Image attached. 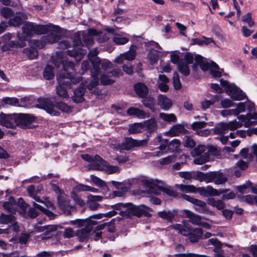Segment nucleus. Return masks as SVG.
Listing matches in <instances>:
<instances>
[{
	"label": "nucleus",
	"mask_w": 257,
	"mask_h": 257,
	"mask_svg": "<svg viewBox=\"0 0 257 257\" xmlns=\"http://www.w3.org/2000/svg\"><path fill=\"white\" fill-rule=\"evenodd\" d=\"M208 242L214 245L215 248L214 250L216 253L215 257H224L221 251V243L217 238H211L208 240Z\"/></svg>",
	"instance_id": "c85d7f7f"
},
{
	"label": "nucleus",
	"mask_w": 257,
	"mask_h": 257,
	"mask_svg": "<svg viewBox=\"0 0 257 257\" xmlns=\"http://www.w3.org/2000/svg\"><path fill=\"white\" fill-rule=\"evenodd\" d=\"M57 79L59 83L56 88L57 94L63 98H68L69 95L67 89L71 88L72 84L79 83L81 80L80 77H72L69 73L67 77L64 74H59Z\"/></svg>",
	"instance_id": "f257e3e1"
},
{
	"label": "nucleus",
	"mask_w": 257,
	"mask_h": 257,
	"mask_svg": "<svg viewBox=\"0 0 257 257\" xmlns=\"http://www.w3.org/2000/svg\"><path fill=\"white\" fill-rule=\"evenodd\" d=\"M23 52L30 59L36 58L38 55V52L36 49L32 47L24 49Z\"/></svg>",
	"instance_id": "e433bc0d"
},
{
	"label": "nucleus",
	"mask_w": 257,
	"mask_h": 257,
	"mask_svg": "<svg viewBox=\"0 0 257 257\" xmlns=\"http://www.w3.org/2000/svg\"><path fill=\"white\" fill-rule=\"evenodd\" d=\"M38 104L35 105L36 107L43 109L51 115H59L60 112L55 110V105L51 100L45 98H40L38 100Z\"/></svg>",
	"instance_id": "1a4fd4ad"
},
{
	"label": "nucleus",
	"mask_w": 257,
	"mask_h": 257,
	"mask_svg": "<svg viewBox=\"0 0 257 257\" xmlns=\"http://www.w3.org/2000/svg\"><path fill=\"white\" fill-rule=\"evenodd\" d=\"M56 107L63 112H68L71 110V108L68 105L62 102L57 103Z\"/></svg>",
	"instance_id": "338daca9"
},
{
	"label": "nucleus",
	"mask_w": 257,
	"mask_h": 257,
	"mask_svg": "<svg viewBox=\"0 0 257 257\" xmlns=\"http://www.w3.org/2000/svg\"><path fill=\"white\" fill-rule=\"evenodd\" d=\"M163 182L158 180H152L146 181L145 184L150 189L151 192L155 194L158 195L162 191L169 196H176V192L170 187H164L158 185L159 184H162Z\"/></svg>",
	"instance_id": "39448f33"
},
{
	"label": "nucleus",
	"mask_w": 257,
	"mask_h": 257,
	"mask_svg": "<svg viewBox=\"0 0 257 257\" xmlns=\"http://www.w3.org/2000/svg\"><path fill=\"white\" fill-rule=\"evenodd\" d=\"M175 256L176 257H209L205 255H202L192 253H179L175 254Z\"/></svg>",
	"instance_id": "774afa93"
},
{
	"label": "nucleus",
	"mask_w": 257,
	"mask_h": 257,
	"mask_svg": "<svg viewBox=\"0 0 257 257\" xmlns=\"http://www.w3.org/2000/svg\"><path fill=\"white\" fill-rule=\"evenodd\" d=\"M104 227V224H101V225L97 226L96 227V230L94 231L93 232V233H92V234L93 236V237L95 240H97L101 238V235H102V232L98 231L103 229Z\"/></svg>",
	"instance_id": "69168bd1"
},
{
	"label": "nucleus",
	"mask_w": 257,
	"mask_h": 257,
	"mask_svg": "<svg viewBox=\"0 0 257 257\" xmlns=\"http://www.w3.org/2000/svg\"><path fill=\"white\" fill-rule=\"evenodd\" d=\"M71 197L77 205L83 207L85 205L84 201L82 199L77 193L71 192Z\"/></svg>",
	"instance_id": "6e6d98bb"
},
{
	"label": "nucleus",
	"mask_w": 257,
	"mask_h": 257,
	"mask_svg": "<svg viewBox=\"0 0 257 257\" xmlns=\"http://www.w3.org/2000/svg\"><path fill=\"white\" fill-rule=\"evenodd\" d=\"M93 68L90 70L91 77L93 80L87 85V88L89 90L92 89L94 87H96L98 84V76L100 73V69L98 67L99 59L95 58L92 60Z\"/></svg>",
	"instance_id": "f8f14e48"
},
{
	"label": "nucleus",
	"mask_w": 257,
	"mask_h": 257,
	"mask_svg": "<svg viewBox=\"0 0 257 257\" xmlns=\"http://www.w3.org/2000/svg\"><path fill=\"white\" fill-rule=\"evenodd\" d=\"M173 84L174 88L176 89L179 90L181 88V84L180 81L179 74L177 72H175L173 77Z\"/></svg>",
	"instance_id": "0e129e2a"
},
{
	"label": "nucleus",
	"mask_w": 257,
	"mask_h": 257,
	"mask_svg": "<svg viewBox=\"0 0 257 257\" xmlns=\"http://www.w3.org/2000/svg\"><path fill=\"white\" fill-rule=\"evenodd\" d=\"M137 47L135 45H131L130 48V50L127 52L121 54L115 60V62L117 63H122L124 60L127 61H132L135 59L137 55L136 52Z\"/></svg>",
	"instance_id": "2eb2a0df"
},
{
	"label": "nucleus",
	"mask_w": 257,
	"mask_h": 257,
	"mask_svg": "<svg viewBox=\"0 0 257 257\" xmlns=\"http://www.w3.org/2000/svg\"><path fill=\"white\" fill-rule=\"evenodd\" d=\"M175 187L184 193L196 192V188L193 185H187L183 184H176Z\"/></svg>",
	"instance_id": "c9c22d12"
},
{
	"label": "nucleus",
	"mask_w": 257,
	"mask_h": 257,
	"mask_svg": "<svg viewBox=\"0 0 257 257\" xmlns=\"http://www.w3.org/2000/svg\"><path fill=\"white\" fill-rule=\"evenodd\" d=\"M196 64H194L192 67L193 69L195 70L197 68V65H199L201 69L203 71L210 70L211 68H217V65L213 62L209 63L207 62L206 59L200 55H197L194 58Z\"/></svg>",
	"instance_id": "9b49d317"
},
{
	"label": "nucleus",
	"mask_w": 257,
	"mask_h": 257,
	"mask_svg": "<svg viewBox=\"0 0 257 257\" xmlns=\"http://www.w3.org/2000/svg\"><path fill=\"white\" fill-rule=\"evenodd\" d=\"M60 63H62L63 66V70L61 71L60 74H64L65 76L67 77L68 76V74L69 73L72 77H74L72 74V72L69 71V70H71L72 71H74L75 70V65L74 63L70 61H61Z\"/></svg>",
	"instance_id": "aec40b11"
},
{
	"label": "nucleus",
	"mask_w": 257,
	"mask_h": 257,
	"mask_svg": "<svg viewBox=\"0 0 257 257\" xmlns=\"http://www.w3.org/2000/svg\"><path fill=\"white\" fill-rule=\"evenodd\" d=\"M183 141L186 147L192 148L196 145L195 141L191 137L185 136Z\"/></svg>",
	"instance_id": "864d4df0"
},
{
	"label": "nucleus",
	"mask_w": 257,
	"mask_h": 257,
	"mask_svg": "<svg viewBox=\"0 0 257 257\" xmlns=\"http://www.w3.org/2000/svg\"><path fill=\"white\" fill-rule=\"evenodd\" d=\"M208 204L211 206L216 207L218 210H222L225 207V203L221 200H215L214 198L209 199Z\"/></svg>",
	"instance_id": "72a5a7b5"
},
{
	"label": "nucleus",
	"mask_w": 257,
	"mask_h": 257,
	"mask_svg": "<svg viewBox=\"0 0 257 257\" xmlns=\"http://www.w3.org/2000/svg\"><path fill=\"white\" fill-rule=\"evenodd\" d=\"M126 112L129 115L135 116L138 118H144L146 117L145 112L138 108L130 107L127 110Z\"/></svg>",
	"instance_id": "2f4dec72"
},
{
	"label": "nucleus",
	"mask_w": 257,
	"mask_h": 257,
	"mask_svg": "<svg viewBox=\"0 0 257 257\" xmlns=\"http://www.w3.org/2000/svg\"><path fill=\"white\" fill-rule=\"evenodd\" d=\"M144 125L146 127L147 131L150 133H153L157 130L158 126L155 119L151 118L144 122Z\"/></svg>",
	"instance_id": "7c9ffc66"
},
{
	"label": "nucleus",
	"mask_w": 257,
	"mask_h": 257,
	"mask_svg": "<svg viewBox=\"0 0 257 257\" xmlns=\"http://www.w3.org/2000/svg\"><path fill=\"white\" fill-rule=\"evenodd\" d=\"M180 146V141L178 139H174L170 142L168 146V150L174 152L177 150Z\"/></svg>",
	"instance_id": "a18cd8bd"
},
{
	"label": "nucleus",
	"mask_w": 257,
	"mask_h": 257,
	"mask_svg": "<svg viewBox=\"0 0 257 257\" xmlns=\"http://www.w3.org/2000/svg\"><path fill=\"white\" fill-rule=\"evenodd\" d=\"M185 214L187 217L189 218V221L192 224L196 225H200L201 222V217L198 214L188 210H184Z\"/></svg>",
	"instance_id": "b1692460"
},
{
	"label": "nucleus",
	"mask_w": 257,
	"mask_h": 257,
	"mask_svg": "<svg viewBox=\"0 0 257 257\" xmlns=\"http://www.w3.org/2000/svg\"><path fill=\"white\" fill-rule=\"evenodd\" d=\"M158 214L160 217L169 221H172L174 218V214L170 211H167L164 210L160 211L158 212Z\"/></svg>",
	"instance_id": "de8ad7c7"
},
{
	"label": "nucleus",
	"mask_w": 257,
	"mask_h": 257,
	"mask_svg": "<svg viewBox=\"0 0 257 257\" xmlns=\"http://www.w3.org/2000/svg\"><path fill=\"white\" fill-rule=\"evenodd\" d=\"M115 206L120 208L122 207L125 208V210L120 211L121 214L123 215V216H125V215H123V214H126L127 212L128 214H131L138 217H140L144 214L147 210L150 209L148 207L144 205L135 206L130 203L125 204L119 203Z\"/></svg>",
	"instance_id": "7ed1b4c3"
},
{
	"label": "nucleus",
	"mask_w": 257,
	"mask_h": 257,
	"mask_svg": "<svg viewBox=\"0 0 257 257\" xmlns=\"http://www.w3.org/2000/svg\"><path fill=\"white\" fill-rule=\"evenodd\" d=\"M110 76L111 75L109 73L102 74L100 77V83L105 85L113 83L114 80L110 78Z\"/></svg>",
	"instance_id": "09e8293b"
},
{
	"label": "nucleus",
	"mask_w": 257,
	"mask_h": 257,
	"mask_svg": "<svg viewBox=\"0 0 257 257\" xmlns=\"http://www.w3.org/2000/svg\"><path fill=\"white\" fill-rule=\"evenodd\" d=\"M15 217L12 215L2 214L0 216V223L3 224L13 223Z\"/></svg>",
	"instance_id": "37998d69"
},
{
	"label": "nucleus",
	"mask_w": 257,
	"mask_h": 257,
	"mask_svg": "<svg viewBox=\"0 0 257 257\" xmlns=\"http://www.w3.org/2000/svg\"><path fill=\"white\" fill-rule=\"evenodd\" d=\"M197 179L200 181H204L206 183L210 182V172L208 173H203L198 172L197 175Z\"/></svg>",
	"instance_id": "13d9d810"
},
{
	"label": "nucleus",
	"mask_w": 257,
	"mask_h": 257,
	"mask_svg": "<svg viewBox=\"0 0 257 257\" xmlns=\"http://www.w3.org/2000/svg\"><path fill=\"white\" fill-rule=\"evenodd\" d=\"M81 157L83 160L90 163L88 167L91 170L102 171L104 169V166L107 164V162L98 155L93 156L89 154H84Z\"/></svg>",
	"instance_id": "423d86ee"
},
{
	"label": "nucleus",
	"mask_w": 257,
	"mask_h": 257,
	"mask_svg": "<svg viewBox=\"0 0 257 257\" xmlns=\"http://www.w3.org/2000/svg\"><path fill=\"white\" fill-rule=\"evenodd\" d=\"M36 231L44 232L41 235L42 239H46L52 237L56 232L57 227L55 225H46L36 227Z\"/></svg>",
	"instance_id": "dca6fc26"
},
{
	"label": "nucleus",
	"mask_w": 257,
	"mask_h": 257,
	"mask_svg": "<svg viewBox=\"0 0 257 257\" xmlns=\"http://www.w3.org/2000/svg\"><path fill=\"white\" fill-rule=\"evenodd\" d=\"M144 127L142 123H135L129 125L128 132L130 134H138L141 132L142 130Z\"/></svg>",
	"instance_id": "473e14b6"
},
{
	"label": "nucleus",
	"mask_w": 257,
	"mask_h": 257,
	"mask_svg": "<svg viewBox=\"0 0 257 257\" xmlns=\"http://www.w3.org/2000/svg\"><path fill=\"white\" fill-rule=\"evenodd\" d=\"M206 124L207 123L204 121H195L192 124L191 127L193 130L196 132L205 127Z\"/></svg>",
	"instance_id": "e2e57ef3"
},
{
	"label": "nucleus",
	"mask_w": 257,
	"mask_h": 257,
	"mask_svg": "<svg viewBox=\"0 0 257 257\" xmlns=\"http://www.w3.org/2000/svg\"><path fill=\"white\" fill-rule=\"evenodd\" d=\"M67 53H68V54L71 57H73L75 58V57L79 56L78 59H76V60L77 61H78L81 59V58H82L81 56L86 54V51L85 50L82 49H77L76 51L68 50L67 51Z\"/></svg>",
	"instance_id": "ea45409f"
},
{
	"label": "nucleus",
	"mask_w": 257,
	"mask_h": 257,
	"mask_svg": "<svg viewBox=\"0 0 257 257\" xmlns=\"http://www.w3.org/2000/svg\"><path fill=\"white\" fill-rule=\"evenodd\" d=\"M229 131L227 123H220L214 128V132L216 134L223 135Z\"/></svg>",
	"instance_id": "4c0bfd02"
},
{
	"label": "nucleus",
	"mask_w": 257,
	"mask_h": 257,
	"mask_svg": "<svg viewBox=\"0 0 257 257\" xmlns=\"http://www.w3.org/2000/svg\"><path fill=\"white\" fill-rule=\"evenodd\" d=\"M48 28V26L27 23L22 27L23 34H19L18 37L21 41H26L28 37H31L33 34H42Z\"/></svg>",
	"instance_id": "f03ea898"
},
{
	"label": "nucleus",
	"mask_w": 257,
	"mask_h": 257,
	"mask_svg": "<svg viewBox=\"0 0 257 257\" xmlns=\"http://www.w3.org/2000/svg\"><path fill=\"white\" fill-rule=\"evenodd\" d=\"M92 231V227L90 225L85 226L84 228L78 230L76 235L78 236L79 240L81 242L87 239Z\"/></svg>",
	"instance_id": "4be33fe9"
},
{
	"label": "nucleus",
	"mask_w": 257,
	"mask_h": 257,
	"mask_svg": "<svg viewBox=\"0 0 257 257\" xmlns=\"http://www.w3.org/2000/svg\"><path fill=\"white\" fill-rule=\"evenodd\" d=\"M184 129V126L182 125H175L171 128L169 133L172 136H176L181 133L183 131Z\"/></svg>",
	"instance_id": "49530a36"
},
{
	"label": "nucleus",
	"mask_w": 257,
	"mask_h": 257,
	"mask_svg": "<svg viewBox=\"0 0 257 257\" xmlns=\"http://www.w3.org/2000/svg\"><path fill=\"white\" fill-rule=\"evenodd\" d=\"M181 197L193 203L194 205V209L197 212L201 213H206L209 212L205 202L185 194L181 195Z\"/></svg>",
	"instance_id": "9d476101"
},
{
	"label": "nucleus",
	"mask_w": 257,
	"mask_h": 257,
	"mask_svg": "<svg viewBox=\"0 0 257 257\" xmlns=\"http://www.w3.org/2000/svg\"><path fill=\"white\" fill-rule=\"evenodd\" d=\"M1 15L6 19H9L14 16L13 10L8 7H2L0 9Z\"/></svg>",
	"instance_id": "a19ab883"
},
{
	"label": "nucleus",
	"mask_w": 257,
	"mask_h": 257,
	"mask_svg": "<svg viewBox=\"0 0 257 257\" xmlns=\"http://www.w3.org/2000/svg\"><path fill=\"white\" fill-rule=\"evenodd\" d=\"M104 169L103 171H104L106 173L108 174H113L119 172V169L117 166H111L108 164V162H107V164L106 165L104 166Z\"/></svg>",
	"instance_id": "8fccbe9b"
},
{
	"label": "nucleus",
	"mask_w": 257,
	"mask_h": 257,
	"mask_svg": "<svg viewBox=\"0 0 257 257\" xmlns=\"http://www.w3.org/2000/svg\"><path fill=\"white\" fill-rule=\"evenodd\" d=\"M57 200L59 207L64 211V213L68 215H70L72 207L70 205V200L61 196H58Z\"/></svg>",
	"instance_id": "a211bd4d"
},
{
	"label": "nucleus",
	"mask_w": 257,
	"mask_h": 257,
	"mask_svg": "<svg viewBox=\"0 0 257 257\" xmlns=\"http://www.w3.org/2000/svg\"><path fill=\"white\" fill-rule=\"evenodd\" d=\"M184 226L181 225L179 224H176L171 226V227L178 231L180 234H182L184 236L189 235L190 233V225L187 224V225L185 224V221H183Z\"/></svg>",
	"instance_id": "393cba45"
},
{
	"label": "nucleus",
	"mask_w": 257,
	"mask_h": 257,
	"mask_svg": "<svg viewBox=\"0 0 257 257\" xmlns=\"http://www.w3.org/2000/svg\"><path fill=\"white\" fill-rule=\"evenodd\" d=\"M22 23V18L21 16V13L18 12L16 16L13 18L10 19L8 21V24L11 26L18 27Z\"/></svg>",
	"instance_id": "f704fd0d"
},
{
	"label": "nucleus",
	"mask_w": 257,
	"mask_h": 257,
	"mask_svg": "<svg viewBox=\"0 0 257 257\" xmlns=\"http://www.w3.org/2000/svg\"><path fill=\"white\" fill-rule=\"evenodd\" d=\"M227 93L234 100H241L245 97V94L235 85L229 86L227 89Z\"/></svg>",
	"instance_id": "f3484780"
},
{
	"label": "nucleus",
	"mask_w": 257,
	"mask_h": 257,
	"mask_svg": "<svg viewBox=\"0 0 257 257\" xmlns=\"http://www.w3.org/2000/svg\"><path fill=\"white\" fill-rule=\"evenodd\" d=\"M158 104L164 110H168L172 105L171 100L164 95H159Z\"/></svg>",
	"instance_id": "412c9836"
},
{
	"label": "nucleus",
	"mask_w": 257,
	"mask_h": 257,
	"mask_svg": "<svg viewBox=\"0 0 257 257\" xmlns=\"http://www.w3.org/2000/svg\"><path fill=\"white\" fill-rule=\"evenodd\" d=\"M89 186L82 184H79L75 186L71 192L77 193L81 191H87Z\"/></svg>",
	"instance_id": "052dcab7"
},
{
	"label": "nucleus",
	"mask_w": 257,
	"mask_h": 257,
	"mask_svg": "<svg viewBox=\"0 0 257 257\" xmlns=\"http://www.w3.org/2000/svg\"><path fill=\"white\" fill-rule=\"evenodd\" d=\"M4 208L12 213H15L17 210V205L15 198L10 197L9 201L3 204Z\"/></svg>",
	"instance_id": "5701e85b"
},
{
	"label": "nucleus",
	"mask_w": 257,
	"mask_h": 257,
	"mask_svg": "<svg viewBox=\"0 0 257 257\" xmlns=\"http://www.w3.org/2000/svg\"><path fill=\"white\" fill-rule=\"evenodd\" d=\"M85 93V88L80 86L78 88L74 90V95L72 96V99L74 102L76 103L81 102L84 98L83 96Z\"/></svg>",
	"instance_id": "a878e982"
},
{
	"label": "nucleus",
	"mask_w": 257,
	"mask_h": 257,
	"mask_svg": "<svg viewBox=\"0 0 257 257\" xmlns=\"http://www.w3.org/2000/svg\"><path fill=\"white\" fill-rule=\"evenodd\" d=\"M17 114H5L0 116V124L9 128H13L17 126Z\"/></svg>",
	"instance_id": "4468645a"
},
{
	"label": "nucleus",
	"mask_w": 257,
	"mask_h": 257,
	"mask_svg": "<svg viewBox=\"0 0 257 257\" xmlns=\"http://www.w3.org/2000/svg\"><path fill=\"white\" fill-rule=\"evenodd\" d=\"M43 76L47 80H50L54 77V74L51 66L48 65L46 66L44 70Z\"/></svg>",
	"instance_id": "c03bdc74"
},
{
	"label": "nucleus",
	"mask_w": 257,
	"mask_h": 257,
	"mask_svg": "<svg viewBox=\"0 0 257 257\" xmlns=\"http://www.w3.org/2000/svg\"><path fill=\"white\" fill-rule=\"evenodd\" d=\"M191 155L193 157H197L194 160L196 164L202 165L209 160V152L204 146H197L191 151Z\"/></svg>",
	"instance_id": "0eeeda50"
},
{
	"label": "nucleus",
	"mask_w": 257,
	"mask_h": 257,
	"mask_svg": "<svg viewBox=\"0 0 257 257\" xmlns=\"http://www.w3.org/2000/svg\"><path fill=\"white\" fill-rule=\"evenodd\" d=\"M113 41L117 45H123L128 42V39L120 35H115L113 38Z\"/></svg>",
	"instance_id": "3c124183"
},
{
	"label": "nucleus",
	"mask_w": 257,
	"mask_h": 257,
	"mask_svg": "<svg viewBox=\"0 0 257 257\" xmlns=\"http://www.w3.org/2000/svg\"><path fill=\"white\" fill-rule=\"evenodd\" d=\"M135 88L137 94L141 97H145L148 93V87L144 84L138 83Z\"/></svg>",
	"instance_id": "c756f323"
},
{
	"label": "nucleus",
	"mask_w": 257,
	"mask_h": 257,
	"mask_svg": "<svg viewBox=\"0 0 257 257\" xmlns=\"http://www.w3.org/2000/svg\"><path fill=\"white\" fill-rule=\"evenodd\" d=\"M242 22L246 23L249 27L253 26L254 25V22L252 19L251 14L250 13H248L247 14L243 16L241 18Z\"/></svg>",
	"instance_id": "5fc2aeb1"
},
{
	"label": "nucleus",
	"mask_w": 257,
	"mask_h": 257,
	"mask_svg": "<svg viewBox=\"0 0 257 257\" xmlns=\"http://www.w3.org/2000/svg\"><path fill=\"white\" fill-rule=\"evenodd\" d=\"M238 118L242 120L244 123V125L246 127H248L251 125H254V122L251 121L252 119L257 120V113H253V114H249L246 116L240 115L238 116Z\"/></svg>",
	"instance_id": "bb28decb"
},
{
	"label": "nucleus",
	"mask_w": 257,
	"mask_h": 257,
	"mask_svg": "<svg viewBox=\"0 0 257 257\" xmlns=\"http://www.w3.org/2000/svg\"><path fill=\"white\" fill-rule=\"evenodd\" d=\"M16 118L17 126H20L22 128H27L35 120L34 116L28 114H17Z\"/></svg>",
	"instance_id": "ddd939ff"
},
{
	"label": "nucleus",
	"mask_w": 257,
	"mask_h": 257,
	"mask_svg": "<svg viewBox=\"0 0 257 257\" xmlns=\"http://www.w3.org/2000/svg\"><path fill=\"white\" fill-rule=\"evenodd\" d=\"M148 143L147 140H138L132 138L127 137L118 145V148L121 150H131L135 147H141L146 146Z\"/></svg>",
	"instance_id": "6e6552de"
},
{
	"label": "nucleus",
	"mask_w": 257,
	"mask_h": 257,
	"mask_svg": "<svg viewBox=\"0 0 257 257\" xmlns=\"http://www.w3.org/2000/svg\"><path fill=\"white\" fill-rule=\"evenodd\" d=\"M99 61L100 62L98 64V67L100 69V65L101 66L102 69L104 70H106L107 69L112 67V64L108 60L103 59L101 60L99 59Z\"/></svg>",
	"instance_id": "603ef678"
},
{
	"label": "nucleus",
	"mask_w": 257,
	"mask_h": 257,
	"mask_svg": "<svg viewBox=\"0 0 257 257\" xmlns=\"http://www.w3.org/2000/svg\"><path fill=\"white\" fill-rule=\"evenodd\" d=\"M202 236V230L200 228H196L190 232L188 238L190 242L195 243L197 242Z\"/></svg>",
	"instance_id": "cd10ccee"
},
{
	"label": "nucleus",
	"mask_w": 257,
	"mask_h": 257,
	"mask_svg": "<svg viewBox=\"0 0 257 257\" xmlns=\"http://www.w3.org/2000/svg\"><path fill=\"white\" fill-rule=\"evenodd\" d=\"M48 26L47 29L43 34L50 33L48 35L43 36L41 38V42L44 43L53 44L58 42L60 40V28L57 26L53 25L51 24L46 25Z\"/></svg>",
	"instance_id": "20e7f679"
},
{
	"label": "nucleus",
	"mask_w": 257,
	"mask_h": 257,
	"mask_svg": "<svg viewBox=\"0 0 257 257\" xmlns=\"http://www.w3.org/2000/svg\"><path fill=\"white\" fill-rule=\"evenodd\" d=\"M228 130L230 131H234L237 128L240 127L242 125V122H239L236 120L229 121L227 123Z\"/></svg>",
	"instance_id": "bf43d9fd"
},
{
	"label": "nucleus",
	"mask_w": 257,
	"mask_h": 257,
	"mask_svg": "<svg viewBox=\"0 0 257 257\" xmlns=\"http://www.w3.org/2000/svg\"><path fill=\"white\" fill-rule=\"evenodd\" d=\"M178 69L179 72L185 76H188L190 75V70L188 64L181 62L178 64Z\"/></svg>",
	"instance_id": "79ce46f5"
},
{
	"label": "nucleus",
	"mask_w": 257,
	"mask_h": 257,
	"mask_svg": "<svg viewBox=\"0 0 257 257\" xmlns=\"http://www.w3.org/2000/svg\"><path fill=\"white\" fill-rule=\"evenodd\" d=\"M17 203V210L18 211L19 208L21 209L20 212L21 213H24L27 208V204L24 200L22 198H20L18 199V202Z\"/></svg>",
	"instance_id": "680f3d73"
},
{
	"label": "nucleus",
	"mask_w": 257,
	"mask_h": 257,
	"mask_svg": "<svg viewBox=\"0 0 257 257\" xmlns=\"http://www.w3.org/2000/svg\"><path fill=\"white\" fill-rule=\"evenodd\" d=\"M227 180L225 175L220 172H210V182H214L215 184L220 185L226 182Z\"/></svg>",
	"instance_id": "6ab92c4d"
},
{
	"label": "nucleus",
	"mask_w": 257,
	"mask_h": 257,
	"mask_svg": "<svg viewBox=\"0 0 257 257\" xmlns=\"http://www.w3.org/2000/svg\"><path fill=\"white\" fill-rule=\"evenodd\" d=\"M160 117L165 121L169 122H175L177 121V118L173 113H165L161 112L159 114Z\"/></svg>",
	"instance_id": "58836bf2"
},
{
	"label": "nucleus",
	"mask_w": 257,
	"mask_h": 257,
	"mask_svg": "<svg viewBox=\"0 0 257 257\" xmlns=\"http://www.w3.org/2000/svg\"><path fill=\"white\" fill-rule=\"evenodd\" d=\"M90 179L91 181L97 186L103 187L106 186L104 181L93 175H90Z\"/></svg>",
	"instance_id": "4d7b16f0"
}]
</instances>
